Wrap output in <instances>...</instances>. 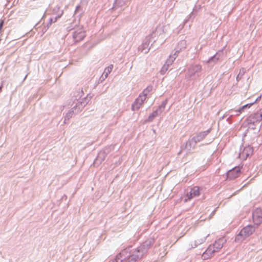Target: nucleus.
Here are the masks:
<instances>
[{
	"mask_svg": "<svg viewBox=\"0 0 262 262\" xmlns=\"http://www.w3.org/2000/svg\"><path fill=\"white\" fill-rule=\"evenodd\" d=\"M4 20H1V21H0V31L2 29V28H3V25H4Z\"/></svg>",
	"mask_w": 262,
	"mask_h": 262,
	"instance_id": "nucleus-38",
	"label": "nucleus"
},
{
	"mask_svg": "<svg viewBox=\"0 0 262 262\" xmlns=\"http://www.w3.org/2000/svg\"><path fill=\"white\" fill-rule=\"evenodd\" d=\"M186 41L184 39H181L175 48L174 55H178V54H179L180 51L184 50L186 48Z\"/></svg>",
	"mask_w": 262,
	"mask_h": 262,
	"instance_id": "nucleus-15",
	"label": "nucleus"
},
{
	"mask_svg": "<svg viewBox=\"0 0 262 262\" xmlns=\"http://www.w3.org/2000/svg\"><path fill=\"white\" fill-rule=\"evenodd\" d=\"M48 29H49V27H48L47 26V25L44 26L43 28L42 29L43 33H44L45 32H46L48 30Z\"/></svg>",
	"mask_w": 262,
	"mask_h": 262,
	"instance_id": "nucleus-39",
	"label": "nucleus"
},
{
	"mask_svg": "<svg viewBox=\"0 0 262 262\" xmlns=\"http://www.w3.org/2000/svg\"><path fill=\"white\" fill-rule=\"evenodd\" d=\"M214 211H213L212 212V214H213L214 213Z\"/></svg>",
	"mask_w": 262,
	"mask_h": 262,
	"instance_id": "nucleus-47",
	"label": "nucleus"
},
{
	"mask_svg": "<svg viewBox=\"0 0 262 262\" xmlns=\"http://www.w3.org/2000/svg\"><path fill=\"white\" fill-rule=\"evenodd\" d=\"M176 56L177 55H174V54L173 55H170L169 58L167 59L165 64L168 67L171 65L175 60Z\"/></svg>",
	"mask_w": 262,
	"mask_h": 262,
	"instance_id": "nucleus-25",
	"label": "nucleus"
},
{
	"mask_svg": "<svg viewBox=\"0 0 262 262\" xmlns=\"http://www.w3.org/2000/svg\"><path fill=\"white\" fill-rule=\"evenodd\" d=\"M246 238V237L244 236V235L243 234H241V232H239V233L236 236L235 238V241L236 242H241L243 241L244 239H245Z\"/></svg>",
	"mask_w": 262,
	"mask_h": 262,
	"instance_id": "nucleus-26",
	"label": "nucleus"
},
{
	"mask_svg": "<svg viewBox=\"0 0 262 262\" xmlns=\"http://www.w3.org/2000/svg\"><path fill=\"white\" fill-rule=\"evenodd\" d=\"M135 101H136V102H137L138 103L140 104V105H142L143 104V103H144L142 100H140V99H139L138 98H137L135 100Z\"/></svg>",
	"mask_w": 262,
	"mask_h": 262,
	"instance_id": "nucleus-35",
	"label": "nucleus"
},
{
	"mask_svg": "<svg viewBox=\"0 0 262 262\" xmlns=\"http://www.w3.org/2000/svg\"><path fill=\"white\" fill-rule=\"evenodd\" d=\"M167 100L166 99L164 101H163L161 105H160L158 107V108L157 109V110H159V112L161 114L163 111L164 110L165 108V106L167 104Z\"/></svg>",
	"mask_w": 262,
	"mask_h": 262,
	"instance_id": "nucleus-22",
	"label": "nucleus"
},
{
	"mask_svg": "<svg viewBox=\"0 0 262 262\" xmlns=\"http://www.w3.org/2000/svg\"><path fill=\"white\" fill-rule=\"evenodd\" d=\"M62 13L63 12L62 11L61 13L58 15V16H56L54 19L52 17H50L49 19V21L47 25V26L49 28L53 22H56L57 20L61 16Z\"/></svg>",
	"mask_w": 262,
	"mask_h": 262,
	"instance_id": "nucleus-21",
	"label": "nucleus"
},
{
	"mask_svg": "<svg viewBox=\"0 0 262 262\" xmlns=\"http://www.w3.org/2000/svg\"><path fill=\"white\" fill-rule=\"evenodd\" d=\"M155 242L154 237H149L137 248L144 256L147 254L148 250Z\"/></svg>",
	"mask_w": 262,
	"mask_h": 262,
	"instance_id": "nucleus-7",
	"label": "nucleus"
},
{
	"mask_svg": "<svg viewBox=\"0 0 262 262\" xmlns=\"http://www.w3.org/2000/svg\"><path fill=\"white\" fill-rule=\"evenodd\" d=\"M195 8H194L193 9V11L191 12V14H190L189 15V16H187V18L184 20V24H186L187 21L191 20V19H193L195 15H196V13H195Z\"/></svg>",
	"mask_w": 262,
	"mask_h": 262,
	"instance_id": "nucleus-23",
	"label": "nucleus"
},
{
	"mask_svg": "<svg viewBox=\"0 0 262 262\" xmlns=\"http://www.w3.org/2000/svg\"><path fill=\"white\" fill-rule=\"evenodd\" d=\"M248 123L249 125H256L257 123L261 121L260 116H258L256 113L251 114L247 119Z\"/></svg>",
	"mask_w": 262,
	"mask_h": 262,
	"instance_id": "nucleus-12",
	"label": "nucleus"
},
{
	"mask_svg": "<svg viewBox=\"0 0 262 262\" xmlns=\"http://www.w3.org/2000/svg\"><path fill=\"white\" fill-rule=\"evenodd\" d=\"M70 119H67V117L65 116L64 120V123H66L67 121H68Z\"/></svg>",
	"mask_w": 262,
	"mask_h": 262,
	"instance_id": "nucleus-43",
	"label": "nucleus"
},
{
	"mask_svg": "<svg viewBox=\"0 0 262 262\" xmlns=\"http://www.w3.org/2000/svg\"><path fill=\"white\" fill-rule=\"evenodd\" d=\"M105 74V75H104V77L105 78H106L108 76V75L109 74V73H107V72H104Z\"/></svg>",
	"mask_w": 262,
	"mask_h": 262,
	"instance_id": "nucleus-44",
	"label": "nucleus"
},
{
	"mask_svg": "<svg viewBox=\"0 0 262 262\" xmlns=\"http://www.w3.org/2000/svg\"><path fill=\"white\" fill-rule=\"evenodd\" d=\"M168 66L166 64H164L161 70V73L164 74L168 70Z\"/></svg>",
	"mask_w": 262,
	"mask_h": 262,
	"instance_id": "nucleus-32",
	"label": "nucleus"
},
{
	"mask_svg": "<svg viewBox=\"0 0 262 262\" xmlns=\"http://www.w3.org/2000/svg\"><path fill=\"white\" fill-rule=\"evenodd\" d=\"M74 28V25H73V24H71V25L69 27H67V29L68 31H70L71 30H72Z\"/></svg>",
	"mask_w": 262,
	"mask_h": 262,
	"instance_id": "nucleus-36",
	"label": "nucleus"
},
{
	"mask_svg": "<svg viewBox=\"0 0 262 262\" xmlns=\"http://www.w3.org/2000/svg\"><path fill=\"white\" fill-rule=\"evenodd\" d=\"M89 100L87 97H84L81 100L76 99L74 100L71 105L72 109L75 110L76 112L81 111L88 104Z\"/></svg>",
	"mask_w": 262,
	"mask_h": 262,
	"instance_id": "nucleus-8",
	"label": "nucleus"
},
{
	"mask_svg": "<svg viewBox=\"0 0 262 262\" xmlns=\"http://www.w3.org/2000/svg\"><path fill=\"white\" fill-rule=\"evenodd\" d=\"M79 9H80V6L79 5H78L75 9L74 15H76V14L77 13Z\"/></svg>",
	"mask_w": 262,
	"mask_h": 262,
	"instance_id": "nucleus-37",
	"label": "nucleus"
},
{
	"mask_svg": "<svg viewBox=\"0 0 262 262\" xmlns=\"http://www.w3.org/2000/svg\"><path fill=\"white\" fill-rule=\"evenodd\" d=\"M256 113L258 114V116H260V119L262 120V111L257 112Z\"/></svg>",
	"mask_w": 262,
	"mask_h": 262,
	"instance_id": "nucleus-41",
	"label": "nucleus"
},
{
	"mask_svg": "<svg viewBox=\"0 0 262 262\" xmlns=\"http://www.w3.org/2000/svg\"><path fill=\"white\" fill-rule=\"evenodd\" d=\"M141 105L136 102L135 101L132 104V109L133 111H136L140 108Z\"/></svg>",
	"mask_w": 262,
	"mask_h": 262,
	"instance_id": "nucleus-30",
	"label": "nucleus"
},
{
	"mask_svg": "<svg viewBox=\"0 0 262 262\" xmlns=\"http://www.w3.org/2000/svg\"><path fill=\"white\" fill-rule=\"evenodd\" d=\"M78 112H76L75 110L72 108L71 111L66 114V116L67 117V119H70L72 118L74 114H76Z\"/></svg>",
	"mask_w": 262,
	"mask_h": 262,
	"instance_id": "nucleus-29",
	"label": "nucleus"
},
{
	"mask_svg": "<svg viewBox=\"0 0 262 262\" xmlns=\"http://www.w3.org/2000/svg\"><path fill=\"white\" fill-rule=\"evenodd\" d=\"M193 195L191 194V192L190 191L189 193H187L185 199V202H187L190 199H191L193 197H194Z\"/></svg>",
	"mask_w": 262,
	"mask_h": 262,
	"instance_id": "nucleus-31",
	"label": "nucleus"
},
{
	"mask_svg": "<svg viewBox=\"0 0 262 262\" xmlns=\"http://www.w3.org/2000/svg\"><path fill=\"white\" fill-rule=\"evenodd\" d=\"M160 114H161L159 112V110H156L149 115L148 118L146 120V121L151 122L156 117Z\"/></svg>",
	"mask_w": 262,
	"mask_h": 262,
	"instance_id": "nucleus-19",
	"label": "nucleus"
},
{
	"mask_svg": "<svg viewBox=\"0 0 262 262\" xmlns=\"http://www.w3.org/2000/svg\"><path fill=\"white\" fill-rule=\"evenodd\" d=\"M212 140H211V141H209L208 142L206 143V144H209V143H211V142H212Z\"/></svg>",
	"mask_w": 262,
	"mask_h": 262,
	"instance_id": "nucleus-45",
	"label": "nucleus"
},
{
	"mask_svg": "<svg viewBox=\"0 0 262 262\" xmlns=\"http://www.w3.org/2000/svg\"><path fill=\"white\" fill-rule=\"evenodd\" d=\"M241 172L239 167H234L227 172L226 176L228 179L233 180L237 178Z\"/></svg>",
	"mask_w": 262,
	"mask_h": 262,
	"instance_id": "nucleus-10",
	"label": "nucleus"
},
{
	"mask_svg": "<svg viewBox=\"0 0 262 262\" xmlns=\"http://www.w3.org/2000/svg\"><path fill=\"white\" fill-rule=\"evenodd\" d=\"M253 152V147L249 145L246 146L242 145L240 147L238 157L242 160H246L249 156L252 155Z\"/></svg>",
	"mask_w": 262,
	"mask_h": 262,
	"instance_id": "nucleus-5",
	"label": "nucleus"
},
{
	"mask_svg": "<svg viewBox=\"0 0 262 262\" xmlns=\"http://www.w3.org/2000/svg\"><path fill=\"white\" fill-rule=\"evenodd\" d=\"M253 221L255 225L259 226L262 223V210L257 208L252 212Z\"/></svg>",
	"mask_w": 262,
	"mask_h": 262,
	"instance_id": "nucleus-9",
	"label": "nucleus"
},
{
	"mask_svg": "<svg viewBox=\"0 0 262 262\" xmlns=\"http://www.w3.org/2000/svg\"><path fill=\"white\" fill-rule=\"evenodd\" d=\"M117 256H119L120 262H137L144 257L137 247L135 248L132 246L122 250Z\"/></svg>",
	"mask_w": 262,
	"mask_h": 262,
	"instance_id": "nucleus-1",
	"label": "nucleus"
},
{
	"mask_svg": "<svg viewBox=\"0 0 262 262\" xmlns=\"http://www.w3.org/2000/svg\"><path fill=\"white\" fill-rule=\"evenodd\" d=\"M209 235V234H208L206 236H203L202 237H200L197 238L193 242V244H191V248H194L196 247L198 245L203 243L206 241L207 237Z\"/></svg>",
	"mask_w": 262,
	"mask_h": 262,
	"instance_id": "nucleus-17",
	"label": "nucleus"
},
{
	"mask_svg": "<svg viewBox=\"0 0 262 262\" xmlns=\"http://www.w3.org/2000/svg\"><path fill=\"white\" fill-rule=\"evenodd\" d=\"M113 68V65L110 64L109 66H108L105 69L104 72H107V73L110 74L112 72Z\"/></svg>",
	"mask_w": 262,
	"mask_h": 262,
	"instance_id": "nucleus-33",
	"label": "nucleus"
},
{
	"mask_svg": "<svg viewBox=\"0 0 262 262\" xmlns=\"http://www.w3.org/2000/svg\"><path fill=\"white\" fill-rule=\"evenodd\" d=\"M210 131L211 128H209L205 131L201 132L197 134L195 136L193 137L191 139L188 140L185 144L181 146V150L178 152V155H180L184 148H187L189 150L191 148H194L196 144L203 141L210 133Z\"/></svg>",
	"mask_w": 262,
	"mask_h": 262,
	"instance_id": "nucleus-2",
	"label": "nucleus"
},
{
	"mask_svg": "<svg viewBox=\"0 0 262 262\" xmlns=\"http://www.w3.org/2000/svg\"><path fill=\"white\" fill-rule=\"evenodd\" d=\"M245 71H246V70L244 68H242L240 70L239 73L238 74V75L236 76V80L237 81H239L242 79V76L244 74Z\"/></svg>",
	"mask_w": 262,
	"mask_h": 262,
	"instance_id": "nucleus-28",
	"label": "nucleus"
},
{
	"mask_svg": "<svg viewBox=\"0 0 262 262\" xmlns=\"http://www.w3.org/2000/svg\"><path fill=\"white\" fill-rule=\"evenodd\" d=\"M146 96L144 95L143 94L141 93L139 96L138 98L140 99V100H142L143 102L145 100L146 98Z\"/></svg>",
	"mask_w": 262,
	"mask_h": 262,
	"instance_id": "nucleus-34",
	"label": "nucleus"
},
{
	"mask_svg": "<svg viewBox=\"0 0 262 262\" xmlns=\"http://www.w3.org/2000/svg\"><path fill=\"white\" fill-rule=\"evenodd\" d=\"M254 103V102H252V103H248V104H246L245 105H244L243 106H242L241 107H240L239 109H238L236 111V112L237 113L236 115H238L239 114H240L241 113H242V112L243 111H244V110L246 109V108H249L250 107H251L253 104Z\"/></svg>",
	"mask_w": 262,
	"mask_h": 262,
	"instance_id": "nucleus-20",
	"label": "nucleus"
},
{
	"mask_svg": "<svg viewBox=\"0 0 262 262\" xmlns=\"http://www.w3.org/2000/svg\"><path fill=\"white\" fill-rule=\"evenodd\" d=\"M261 95L259 96L258 97H257V98L255 99V100L253 102L255 103V102L259 101L261 99Z\"/></svg>",
	"mask_w": 262,
	"mask_h": 262,
	"instance_id": "nucleus-40",
	"label": "nucleus"
},
{
	"mask_svg": "<svg viewBox=\"0 0 262 262\" xmlns=\"http://www.w3.org/2000/svg\"><path fill=\"white\" fill-rule=\"evenodd\" d=\"M190 192L193 196H198L200 194V188L197 186H195L191 189Z\"/></svg>",
	"mask_w": 262,
	"mask_h": 262,
	"instance_id": "nucleus-24",
	"label": "nucleus"
},
{
	"mask_svg": "<svg viewBox=\"0 0 262 262\" xmlns=\"http://www.w3.org/2000/svg\"><path fill=\"white\" fill-rule=\"evenodd\" d=\"M232 115H230L228 118H227L226 120L227 122H228L230 124L231 123V121L230 120V118L231 117Z\"/></svg>",
	"mask_w": 262,
	"mask_h": 262,
	"instance_id": "nucleus-42",
	"label": "nucleus"
},
{
	"mask_svg": "<svg viewBox=\"0 0 262 262\" xmlns=\"http://www.w3.org/2000/svg\"><path fill=\"white\" fill-rule=\"evenodd\" d=\"M225 117V115H224V116H223L221 117V119H224Z\"/></svg>",
	"mask_w": 262,
	"mask_h": 262,
	"instance_id": "nucleus-46",
	"label": "nucleus"
},
{
	"mask_svg": "<svg viewBox=\"0 0 262 262\" xmlns=\"http://www.w3.org/2000/svg\"><path fill=\"white\" fill-rule=\"evenodd\" d=\"M85 36V32L81 29L74 31L73 34V38L75 42H78L80 41L83 39Z\"/></svg>",
	"mask_w": 262,
	"mask_h": 262,
	"instance_id": "nucleus-13",
	"label": "nucleus"
},
{
	"mask_svg": "<svg viewBox=\"0 0 262 262\" xmlns=\"http://www.w3.org/2000/svg\"><path fill=\"white\" fill-rule=\"evenodd\" d=\"M152 90V85H148L147 86V88L146 89H145L143 92H142V94H143L144 95H146V96H147V95L151 92V91Z\"/></svg>",
	"mask_w": 262,
	"mask_h": 262,
	"instance_id": "nucleus-27",
	"label": "nucleus"
},
{
	"mask_svg": "<svg viewBox=\"0 0 262 262\" xmlns=\"http://www.w3.org/2000/svg\"><path fill=\"white\" fill-rule=\"evenodd\" d=\"M224 52L223 50H219L213 56L210 57L208 60L207 63L213 62L215 63L220 60V59L223 56Z\"/></svg>",
	"mask_w": 262,
	"mask_h": 262,
	"instance_id": "nucleus-16",
	"label": "nucleus"
},
{
	"mask_svg": "<svg viewBox=\"0 0 262 262\" xmlns=\"http://www.w3.org/2000/svg\"><path fill=\"white\" fill-rule=\"evenodd\" d=\"M108 153V150L107 149L100 151L96 158L94 162V164L99 165L104 160L105 157Z\"/></svg>",
	"mask_w": 262,
	"mask_h": 262,
	"instance_id": "nucleus-11",
	"label": "nucleus"
},
{
	"mask_svg": "<svg viewBox=\"0 0 262 262\" xmlns=\"http://www.w3.org/2000/svg\"><path fill=\"white\" fill-rule=\"evenodd\" d=\"M155 33L153 32L151 34H150L145 38L142 44L139 47V50L142 52H144V53H147L149 51L151 48V46L152 45L151 44V46H149V44L151 42V38H152V36Z\"/></svg>",
	"mask_w": 262,
	"mask_h": 262,
	"instance_id": "nucleus-6",
	"label": "nucleus"
},
{
	"mask_svg": "<svg viewBox=\"0 0 262 262\" xmlns=\"http://www.w3.org/2000/svg\"><path fill=\"white\" fill-rule=\"evenodd\" d=\"M226 242V239L225 237L219 238L215 241L212 245H210L206 251L203 253L202 256L204 259L208 258L211 256L214 253L219 251L223 247V245Z\"/></svg>",
	"mask_w": 262,
	"mask_h": 262,
	"instance_id": "nucleus-3",
	"label": "nucleus"
},
{
	"mask_svg": "<svg viewBox=\"0 0 262 262\" xmlns=\"http://www.w3.org/2000/svg\"><path fill=\"white\" fill-rule=\"evenodd\" d=\"M126 1L127 0H115L112 8L117 9L118 8L122 7L125 4Z\"/></svg>",
	"mask_w": 262,
	"mask_h": 262,
	"instance_id": "nucleus-18",
	"label": "nucleus"
},
{
	"mask_svg": "<svg viewBox=\"0 0 262 262\" xmlns=\"http://www.w3.org/2000/svg\"><path fill=\"white\" fill-rule=\"evenodd\" d=\"M255 231V228L252 225H248L244 227L241 230V234L244 235L245 237H248L251 235Z\"/></svg>",
	"mask_w": 262,
	"mask_h": 262,
	"instance_id": "nucleus-14",
	"label": "nucleus"
},
{
	"mask_svg": "<svg viewBox=\"0 0 262 262\" xmlns=\"http://www.w3.org/2000/svg\"><path fill=\"white\" fill-rule=\"evenodd\" d=\"M202 67L200 64H194L191 66L188 69L186 74V77L188 79H191L193 77L200 76L199 73L201 72Z\"/></svg>",
	"mask_w": 262,
	"mask_h": 262,
	"instance_id": "nucleus-4",
	"label": "nucleus"
}]
</instances>
